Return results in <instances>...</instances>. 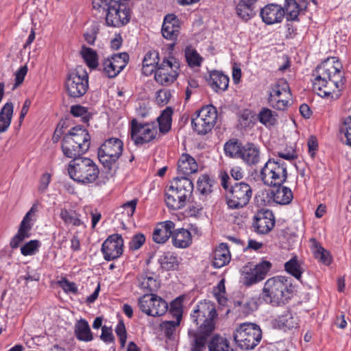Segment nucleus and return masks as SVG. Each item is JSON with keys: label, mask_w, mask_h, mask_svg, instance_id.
I'll return each mask as SVG.
<instances>
[{"label": "nucleus", "mask_w": 351, "mask_h": 351, "mask_svg": "<svg viewBox=\"0 0 351 351\" xmlns=\"http://www.w3.org/2000/svg\"><path fill=\"white\" fill-rule=\"evenodd\" d=\"M172 243L178 248H186L192 243L191 232L184 228H178L173 231Z\"/></svg>", "instance_id": "29"}, {"label": "nucleus", "mask_w": 351, "mask_h": 351, "mask_svg": "<svg viewBox=\"0 0 351 351\" xmlns=\"http://www.w3.org/2000/svg\"><path fill=\"white\" fill-rule=\"evenodd\" d=\"M160 64L159 53L156 51H149L143 60L142 71L145 75H151Z\"/></svg>", "instance_id": "32"}, {"label": "nucleus", "mask_w": 351, "mask_h": 351, "mask_svg": "<svg viewBox=\"0 0 351 351\" xmlns=\"http://www.w3.org/2000/svg\"><path fill=\"white\" fill-rule=\"evenodd\" d=\"M13 104L6 103L0 111V133L5 132L9 128L13 114Z\"/></svg>", "instance_id": "38"}, {"label": "nucleus", "mask_w": 351, "mask_h": 351, "mask_svg": "<svg viewBox=\"0 0 351 351\" xmlns=\"http://www.w3.org/2000/svg\"><path fill=\"white\" fill-rule=\"evenodd\" d=\"M137 204V199H132L122 206L123 213H125L128 217H132L135 212Z\"/></svg>", "instance_id": "64"}, {"label": "nucleus", "mask_w": 351, "mask_h": 351, "mask_svg": "<svg viewBox=\"0 0 351 351\" xmlns=\"http://www.w3.org/2000/svg\"><path fill=\"white\" fill-rule=\"evenodd\" d=\"M233 337L238 347L243 350H252L261 341L262 331L257 324L245 322L237 328Z\"/></svg>", "instance_id": "6"}, {"label": "nucleus", "mask_w": 351, "mask_h": 351, "mask_svg": "<svg viewBox=\"0 0 351 351\" xmlns=\"http://www.w3.org/2000/svg\"><path fill=\"white\" fill-rule=\"evenodd\" d=\"M217 110L212 105L202 107L196 112V116L192 119L191 125L198 134H206L210 132L216 123Z\"/></svg>", "instance_id": "13"}, {"label": "nucleus", "mask_w": 351, "mask_h": 351, "mask_svg": "<svg viewBox=\"0 0 351 351\" xmlns=\"http://www.w3.org/2000/svg\"><path fill=\"white\" fill-rule=\"evenodd\" d=\"M60 217L66 226L79 227L84 226V221L81 218V215L75 210L62 208L60 209Z\"/></svg>", "instance_id": "30"}, {"label": "nucleus", "mask_w": 351, "mask_h": 351, "mask_svg": "<svg viewBox=\"0 0 351 351\" xmlns=\"http://www.w3.org/2000/svg\"><path fill=\"white\" fill-rule=\"evenodd\" d=\"M259 147L254 143H247L243 145L239 157L245 164L249 166L256 165L260 161Z\"/></svg>", "instance_id": "23"}, {"label": "nucleus", "mask_w": 351, "mask_h": 351, "mask_svg": "<svg viewBox=\"0 0 351 351\" xmlns=\"http://www.w3.org/2000/svg\"><path fill=\"white\" fill-rule=\"evenodd\" d=\"M260 16L265 24L274 25L282 21L285 17V12L281 5L270 3L261 9Z\"/></svg>", "instance_id": "19"}, {"label": "nucleus", "mask_w": 351, "mask_h": 351, "mask_svg": "<svg viewBox=\"0 0 351 351\" xmlns=\"http://www.w3.org/2000/svg\"><path fill=\"white\" fill-rule=\"evenodd\" d=\"M74 334L76 338L81 341L88 342L93 339L88 323L84 319H80L75 324Z\"/></svg>", "instance_id": "31"}, {"label": "nucleus", "mask_w": 351, "mask_h": 351, "mask_svg": "<svg viewBox=\"0 0 351 351\" xmlns=\"http://www.w3.org/2000/svg\"><path fill=\"white\" fill-rule=\"evenodd\" d=\"M211 332H204L201 331V328L198 329L197 332H194V342L195 346L193 351H201V349L204 347L206 341V338Z\"/></svg>", "instance_id": "52"}, {"label": "nucleus", "mask_w": 351, "mask_h": 351, "mask_svg": "<svg viewBox=\"0 0 351 351\" xmlns=\"http://www.w3.org/2000/svg\"><path fill=\"white\" fill-rule=\"evenodd\" d=\"M145 241V237L143 234H138L134 235L129 243L130 250H136L139 249Z\"/></svg>", "instance_id": "59"}, {"label": "nucleus", "mask_w": 351, "mask_h": 351, "mask_svg": "<svg viewBox=\"0 0 351 351\" xmlns=\"http://www.w3.org/2000/svg\"><path fill=\"white\" fill-rule=\"evenodd\" d=\"M180 62L174 57L165 58L154 70V79L162 86H169L178 78Z\"/></svg>", "instance_id": "12"}, {"label": "nucleus", "mask_w": 351, "mask_h": 351, "mask_svg": "<svg viewBox=\"0 0 351 351\" xmlns=\"http://www.w3.org/2000/svg\"><path fill=\"white\" fill-rule=\"evenodd\" d=\"M41 245L38 240H31L21 247V252L23 256H32L36 254Z\"/></svg>", "instance_id": "50"}, {"label": "nucleus", "mask_w": 351, "mask_h": 351, "mask_svg": "<svg viewBox=\"0 0 351 351\" xmlns=\"http://www.w3.org/2000/svg\"><path fill=\"white\" fill-rule=\"evenodd\" d=\"M299 321V317L296 313L287 311L278 317L276 322L280 328L291 330L298 327Z\"/></svg>", "instance_id": "34"}, {"label": "nucleus", "mask_w": 351, "mask_h": 351, "mask_svg": "<svg viewBox=\"0 0 351 351\" xmlns=\"http://www.w3.org/2000/svg\"><path fill=\"white\" fill-rule=\"evenodd\" d=\"M131 138L136 145L147 143L156 138L157 128L152 123H138L133 119L131 123Z\"/></svg>", "instance_id": "15"}, {"label": "nucleus", "mask_w": 351, "mask_h": 351, "mask_svg": "<svg viewBox=\"0 0 351 351\" xmlns=\"http://www.w3.org/2000/svg\"><path fill=\"white\" fill-rule=\"evenodd\" d=\"M259 121L265 126L274 125L277 121V114L271 110L263 108L258 114Z\"/></svg>", "instance_id": "45"}, {"label": "nucleus", "mask_w": 351, "mask_h": 351, "mask_svg": "<svg viewBox=\"0 0 351 351\" xmlns=\"http://www.w3.org/2000/svg\"><path fill=\"white\" fill-rule=\"evenodd\" d=\"M60 286L64 289L66 292H70L73 293H75L77 292V287L75 283L73 282H69L66 279H63L59 282Z\"/></svg>", "instance_id": "63"}, {"label": "nucleus", "mask_w": 351, "mask_h": 351, "mask_svg": "<svg viewBox=\"0 0 351 351\" xmlns=\"http://www.w3.org/2000/svg\"><path fill=\"white\" fill-rule=\"evenodd\" d=\"M68 95L78 98L86 94L88 89V75L82 66H77L68 74L65 82Z\"/></svg>", "instance_id": "11"}, {"label": "nucleus", "mask_w": 351, "mask_h": 351, "mask_svg": "<svg viewBox=\"0 0 351 351\" xmlns=\"http://www.w3.org/2000/svg\"><path fill=\"white\" fill-rule=\"evenodd\" d=\"M271 268V263L268 261H263L254 267L256 273L263 280Z\"/></svg>", "instance_id": "54"}, {"label": "nucleus", "mask_w": 351, "mask_h": 351, "mask_svg": "<svg viewBox=\"0 0 351 351\" xmlns=\"http://www.w3.org/2000/svg\"><path fill=\"white\" fill-rule=\"evenodd\" d=\"M162 268L171 270L178 265V258L171 252H165L160 256L158 260Z\"/></svg>", "instance_id": "43"}, {"label": "nucleus", "mask_w": 351, "mask_h": 351, "mask_svg": "<svg viewBox=\"0 0 351 351\" xmlns=\"http://www.w3.org/2000/svg\"><path fill=\"white\" fill-rule=\"evenodd\" d=\"M115 332L119 338L121 348H124L127 340V331L123 321H119L115 328Z\"/></svg>", "instance_id": "55"}, {"label": "nucleus", "mask_w": 351, "mask_h": 351, "mask_svg": "<svg viewBox=\"0 0 351 351\" xmlns=\"http://www.w3.org/2000/svg\"><path fill=\"white\" fill-rule=\"evenodd\" d=\"M291 92L289 86L286 80L280 79L274 83L270 88L269 103L271 104L280 96H288V93Z\"/></svg>", "instance_id": "33"}, {"label": "nucleus", "mask_w": 351, "mask_h": 351, "mask_svg": "<svg viewBox=\"0 0 351 351\" xmlns=\"http://www.w3.org/2000/svg\"><path fill=\"white\" fill-rule=\"evenodd\" d=\"M217 314L215 307L208 303H200L191 315V319L201 331L208 333L215 329V318Z\"/></svg>", "instance_id": "10"}, {"label": "nucleus", "mask_w": 351, "mask_h": 351, "mask_svg": "<svg viewBox=\"0 0 351 351\" xmlns=\"http://www.w3.org/2000/svg\"><path fill=\"white\" fill-rule=\"evenodd\" d=\"M129 60L127 53H119L105 58L102 62V71L110 78L115 77L125 67Z\"/></svg>", "instance_id": "16"}, {"label": "nucleus", "mask_w": 351, "mask_h": 351, "mask_svg": "<svg viewBox=\"0 0 351 351\" xmlns=\"http://www.w3.org/2000/svg\"><path fill=\"white\" fill-rule=\"evenodd\" d=\"M234 304L241 306L243 313L245 315L250 314L258 308L256 300L252 298H245L242 301H235Z\"/></svg>", "instance_id": "48"}, {"label": "nucleus", "mask_w": 351, "mask_h": 351, "mask_svg": "<svg viewBox=\"0 0 351 351\" xmlns=\"http://www.w3.org/2000/svg\"><path fill=\"white\" fill-rule=\"evenodd\" d=\"M230 260L231 254L228 244H219L213 252V267L221 268L228 265Z\"/></svg>", "instance_id": "24"}, {"label": "nucleus", "mask_w": 351, "mask_h": 351, "mask_svg": "<svg viewBox=\"0 0 351 351\" xmlns=\"http://www.w3.org/2000/svg\"><path fill=\"white\" fill-rule=\"evenodd\" d=\"M209 351H234L229 341L219 335L213 337L208 344Z\"/></svg>", "instance_id": "39"}, {"label": "nucleus", "mask_w": 351, "mask_h": 351, "mask_svg": "<svg viewBox=\"0 0 351 351\" xmlns=\"http://www.w3.org/2000/svg\"><path fill=\"white\" fill-rule=\"evenodd\" d=\"M123 147V142L117 138H110L103 143L98 150V158L105 168L110 170L115 166Z\"/></svg>", "instance_id": "9"}, {"label": "nucleus", "mask_w": 351, "mask_h": 351, "mask_svg": "<svg viewBox=\"0 0 351 351\" xmlns=\"http://www.w3.org/2000/svg\"><path fill=\"white\" fill-rule=\"evenodd\" d=\"M311 241L313 243L314 247L313 253L315 257L324 264L328 265L331 262L328 252L324 250L322 246L319 245L315 239H313Z\"/></svg>", "instance_id": "47"}, {"label": "nucleus", "mask_w": 351, "mask_h": 351, "mask_svg": "<svg viewBox=\"0 0 351 351\" xmlns=\"http://www.w3.org/2000/svg\"><path fill=\"white\" fill-rule=\"evenodd\" d=\"M100 338L105 343H112L114 340V337L112 334V328H108L106 326H102Z\"/></svg>", "instance_id": "61"}, {"label": "nucleus", "mask_w": 351, "mask_h": 351, "mask_svg": "<svg viewBox=\"0 0 351 351\" xmlns=\"http://www.w3.org/2000/svg\"><path fill=\"white\" fill-rule=\"evenodd\" d=\"M32 226H25L20 224L19 230L16 234L10 241V247L12 249H16L19 247V244L26 238L30 237V230Z\"/></svg>", "instance_id": "42"}, {"label": "nucleus", "mask_w": 351, "mask_h": 351, "mask_svg": "<svg viewBox=\"0 0 351 351\" xmlns=\"http://www.w3.org/2000/svg\"><path fill=\"white\" fill-rule=\"evenodd\" d=\"M173 111L171 108H167L158 117V123L160 132L162 133L168 132L171 128Z\"/></svg>", "instance_id": "40"}, {"label": "nucleus", "mask_w": 351, "mask_h": 351, "mask_svg": "<svg viewBox=\"0 0 351 351\" xmlns=\"http://www.w3.org/2000/svg\"><path fill=\"white\" fill-rule=\"evenodd\" d=\"M213 180L208 176L202 175L197 180V190L202 195H208L213 191Z\"/></svg>", "instance_id": "49"}, {"label": "nucleus", "mask_w": 351, "mask_h": 351, "mask_svg": "<svg viewBox=\"0 0 351 351\" xmlns=\"http://www.w3.org/2000/svg\"><path fill=\"white\" fill-rule=\"evenodd\" d=\"M292 289V285L287 277H272L265 282L262 298L266 303L280 306L290 298Z\"/></svg>", "instance_id": "3"}, {"label": "nucleus", "mask_w": 351, "mask_h": 351, "mask_svg": "<svg viewBox=\"0 0 351 351\" xmlns=\"http://www.w3.org/2000/svg\"><path fill=\"white\" fill-rule=\"evenodd\" d=\"M175 226L174 222L169 220L158 223L152 234L153 241L159 244L165 243L172 237Z\"/></svg>", "instance_id": "21"}, {"label": "nucleus", "mask_w": 351, "mask_h": 351, "mask_svg": "<svg viewBox=\"0 0 351 351\" xmlns=\"http://www.w3.org/2000/svg\"><path fill=\"white\" fill-rule=\"evenodd\" d=\"M274 225L275 217L272 211L268 209L258 211L254 217L253 227L254 231L258 234L269 233Z\"/></svg>", "instance_id": "18"}, {"label": "nucleus", "mask_w": 351, "mask_h": 351, "mask_svg": "<svg viewBox=\"0 0 351 351\" xmlns=\"http://www.w3.org/2000/svg\"><path fill=\"white\" fill-rule=\"evenodd\" d=\"M243 147L237 140H230L224 145V152L230 158H239Z\"/></svg>", "instance_id": "44"}, {"label": "nucleus", "mask_w": 351, "mask_h": 351, "mask_svg": "<svg viewBox=\"0 0 351 351\" xmlns=\"http://www.w3.org/2000/svg\"><path fill=\"white\" fill-rule=\"evenodd\" d=\"M271 197L277 204L287 205L291 202L293 195L289 188L281 184L271 190Z\"/></svg>", "instance_id": "26"}, {"label": "nucleus", "mask_w": 351, "mask_h": 351, "mask_svg": "<svg viewBox=\"0 0 351 351\" xmlns=\"http://www.w3.org/2000/svg\"><path fill=\"white\" fill-rule=\"evenodd\" d=\"M341 63L335 57L328 58L313 71V91L322 97L339 93L343 87L345 77Z\"/></svg>", "instance_id": "1"}, {"label": "nucleus", "mask_w": 351, "mask_h": 351, "mask_svg": "<svg viewBox=\"0 0 351 351\" xmlns=\"http://www.w3.org/2000/svg\"><path fill=\"white\" fill-rule=\"evenodd\" d=\"M197 171L195 160L187 154H183L178 162V171L182 177L189 176Z\"/></svg>", "instance_id": "27"}, {"label": "nucleus", "mask_w": 351, "mask_h": 351, "mask_svg": "<svg viewBox=\"0 0 351 351\" xmlns=\"http://www.w3.org/2000/svg\"><path fill=\"white\" fill-rule=\"evenodd\" d=\"M285 17L287 21H299V14L302 8L295 0H285L284 7Z\"/></svg>", "instance_id": "36"}, {"label": "nucleus", "mask_w": 351, "mask_h": 351, "mask_svg": "<svg viewBox=\"0 0 351 351\" xmlns=\"http://www.w3.org/2000/svg\"><path fill=\"white\" fill-rule=\"evenodd\" d=\"M261 176L267 185H281L287 178V165L281 159H269L262 168Z\"/></svg>", "instance_id": "7"}, {"label": "nucleus", "mask_w": 351, "mask_h": 351, "mask_svg": "<svg viewBox=\"0 0 351 351\" xmlns=\"http://www.w3.org/2000/svg\"><path fill=\"white\" fill-rule=\"evenodd\" d=\"M291 94V92L288 93V96H280L276 100L270 104L274 108L279 110H285L289 105Z\"/></svg>", "instance_id": "53"}, {"label": "nucleus", "mask_w": 351, "mask_h": 351, "mask_svg": "<svg viewBox=\"0 0 351 351\" xmlns=\"http://www.w3.org/2000/svg\"><path fill=\"white\" fill-rule=\"evenodd\" d=\"M170 313L176 318V320L165 321L162 324V328L167 337L172 335L175 328L180 324L182 317V299L177 298L171 302Z\"/></svg>", "instance_id": "20"}, {"label": "nucleus", "mask_w": 351, "mask_h": 351, "mask_svg": "<svg viewBox=\"0 0 351 351\" xmlns=\"http://www.w3.org/2000/svg\"><path fill=\"white\" fill-rule=\"evenodd\" d=\"M171 97V93L169 90L163 89L158 90L156 98V102L160 106H164L169 102Z\"/></svg>", "instance_id": "57"}, {"label": "nucleus", "mask_w": 351, "mask_h": 351, "mask_svg": "<svg viewBox=\"0 0 351 351\" xmlns=\"http://www.w3.org/2000/svg\"><path fill=\"white\" fill-rule=\"evenodd\" d=\"M139 308L146 315L156 317L164 315L168 309L167 302L156 295L145 294L138 299Z\"/></svg>", "instance_id": "14"}, {"label": "nucleus", "mask_w": 351, "mask_h": 351, "mask_svg": "<svg viewBox=\"0 0 351 351\" xmlns=\"http://www.w3.org/2000/svg\"><path fill=\"white\" fill-rule=\"evenodd\" d=\"M51 174L49 173H45L41 176L38 186V191L39 193H43L47 191L51 182Z\"/></svg>", "instance_id": "60"}, {"label": "nucleus", "mask_w": 351, "mask_h": 351, "mask_svg": "<svg viewBox=\"0 0 351 351\" xmlns=\"http://www.w3.org/2000/svg\"><path fill=\"white\" fill-rule=\"evenodd\" d=\"M180 32L179 20L174 14L167 15L163 21L161 32L169 40L177 39Z\"/></svg>", "instance_id": "22"}, {"label": "nucleus", "mask_w": 351, "mask_h": 351, "mask_svg": "<svg viewBox=\"0 0 351 351\" xmlns=\"http://www.w3.org/2000/svg\"><path fill=\"white\" fill-rule=\"evenodd\" d=\"M257 0H239L236 6V12L243 21H247L255 15Z\"/></svg>", "instance_id": "28"}, {"label": "nucleus", "mask_w": 351, "mask_h": 351, "mask_svg": "<svg viewBox=\"0 0 351 351\" xmlns=\"http://www.w3.org/2000/svg\"><path fill=\"white\" fill-rule=\"evenodd\" d=\"M67 170L71 179L84 184L95 182L99 174L97 165L93 160L86 157L71 160Z\"/></svg>", "instance_id": "5"}, {"label": "nucleus", "mask_w": 351, "mask_h": 351, "mask_svg": "<svg viewBox=\"0 0 351 351\" xmlns=\"http://www.w3.org/2000/svg\"><path fill=\"white\" fill-rule=\"evenodd\" d=\"M80 53L89 68L94 69L98 66L97 53L95 50L82 46Z\"/></svg>", "instance_id": "41"}, {"label": "nucleus", "mask_w": 351, "mask_h": 351, "mask_svg": "<svg viewBox=\"0 0 351 351\" xmlns=\"http://www.w3.org/2000/svg\"><path fill=\"white\" fill-rule=\"evenodd\" d=\"M38 211V203H35L32 205L30 210L26 213L25 217H23L21 224L25 226H33L32 221V215H34Z\"/></svg>", "instance_id": "58"}, {"label": "nucleus", "mask_w": 351, "mask_h": 351, "mask_svg": "<svg viewBox=\"0 0 351 351\" xmlns=\"http://www.w3.org/2000/svg\"><path fill=\"white\" fill-rule=\"evenodd\" d=\"M208 84L216 93L225 91L229 84V77L222 72L213 71L210 73Z\"/></svg>", "instance_id": "25"}, {"label": "nucleus", "mask_w": 351, "mask_h": 351, "mask_svg": "<svg viewBox=\"0 0 351 351\" xmlns=\"http://www.w3.org/2000/svg\"><path fill=\"white\" fill-rule=\"evenodd\" d=\"M137 286L144 292H152L158 289L159 285L152 275L142 273L137 278Z\"/></svg>", "instance_id": "35"}, {"label": "nucleus", "mask_w": 351, "mask_h": 351, "mask_svg": "<svg viewBox=\"0 0 351 351\" xmlns=\"http://www.w3.org/2000/svg\"><path fill=\"white\" fill-rule=\"evenodd\" d=\"M219 178L220 180L221 185L225 190L226 195L229 191L230 188H231V186L233 185L230 184V178L229 177V175L226 171H221L219 174Z\"/></svg>", "instance_id": "62"}, {"label": "nucleus", "mask_w": 351, "mask_h": 351, "mask_svg": "<svg viewBox=\"0 0 351 351\" xmlns=\"http://www.w3.org/2000/svg\"><path fill=\"white\" fill-rule=\"evenodd\" d=\"M285 271L294 276L297 280L302 282L301 280L302 274L304 271V265L298 261L296 256L291 258L285 264Z\"/></svg>", "instance_id": "37"}, {"label": "nucleus", "mask_w": 351, "mask_h": 351, "mask_svg": "<svg viewBox=\"0 0 351 351\" xmlns=\"http://www.w3.org/2000/svg\"><path fill=\"white\" fill-rule=\"evenodd\" d=\"M263 280L256 273L254 269H250V271H247L244 276L243 283L246 286H250L256 284Z\"/></svg>", "instance_id": "56"}, {"label": "nucleus", "mask_w": 351, "mask_h": 351, "mask_svg": "<svg viewBox=\"0 0 351 351\" xmlns=\"http://www.w3.org/2000/svg\"><path fill=\"white\" fill-rule=\"evenodd\" d=\"M123 239L121 234H114L109 236L103 243L101 251L106 261H110L118 258L123 254Z\"/></svg>", "instance_id": "17"}, {"label": "nucleus", "mask_w": 351, "mask_h": 351, "mask_svg": "<svg viewBox=\"0 0 351 351\" xmlns=\"http://www.w3.org/2000/svg\"><path fill=\"white\" fill-rule=\"evenodd\" d=\"M185 58L190 67L199 66L203 60L197 51L192 47H186L185 49Z\"/></svg>", "instance_id": "46"}, {"label": "nucleus", "mask_w": 351, "mask_h": 351, "mask_svg": "<svg viewBox=\"0 0 351 351\" xmlns=\"http://www.w3.org/2000/svg\"><path fill=\"white\" fill-rule=\"evenodd\" d=\"M90 146V136L81 126L72 128L63 137L62 151L64 156L75 160L88 152Z\"/></svg>", "instance_id": "2"}, {"label": "nucleus", "mask_w": 351, "mask_h": 351, "mask_svg": "<svg viewBox=\"0 0 351 351\" xmlns=\"http://www.w3.org/2000/svg\"><path fill=\"white\" fill-rule=\"evenodd\" d=\"M340 132L346 138L345 144L351 147V116L345 118L340 127Z\"/></svg>", "instance_id": "51"}, {"label": "nucleus", "mask_w": 351, "mask_h": 351, "mask_svg": "<svg viewBox=\"0 0 351 351\" xmlns=\"http://www.w3.org/2000/svg\"><path fill=\"white\" fill-rule=\"evenodd\" d=\"M193 190V184L189 178H177L166 191L165 201L167 206L174 210L182 208Z\"/></svg>", "instance_id": "4"}, {"label": "nucleus", "mask_w": 351, "mask_h": 351, "mask_svg": "<svg viewBox=\"0 0 351 351\" xmlns=\"http://www.w3.org/2000/svg\"><path fill=\"white\" fill-rule=\"evenodd\" d=\"M253 195L252 186L245 182L234 183L226 195V203L231 209H241L246 206Z\"/></svg>", "instance_id": "8"}]
</instances>
